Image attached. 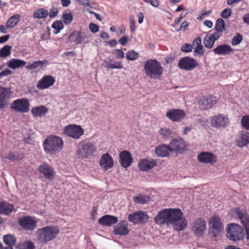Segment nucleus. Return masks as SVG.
<instances>
[{
    "instance_id": "ea45409f",
    "label": "nucleus",
    "mask_w": 249,
    "mask_h": 249,
    "mask_svg": "<svg viewBox=\"0 0 249 249\" xmlns=\"http://www.w3.org/2000/svg\"><path fill=\"white\" fill-rule=\"evenodd\" d=\"M34 244L31 241H26L18 244L17 249H35Z\"/></svg>"
},
{
    "instance_id": "a878e982",
    "label": "nucleus",
    "mask_w": 249,
    "mask_h": 249,
    "mask_svg": "<svg viewBox=\"0 0 249 249\" xmlns=\"http://www.w3.org/2000/svg\"><path fill=\"white\" fill-rule=\"evenodd\" d=\"M217 102V98L209 96L203 97L200 102V106L202 109H209L212 108Z\"/></svg>"
},
{
    "instance_id": "1a4fd4ad",
    "label": "nucleus",
    "mask_w": 249,
    "mask_h": 249,
    "mask_svg": "<svg viewBox=\"0 0 249 249\" xmlns=\"http://www.w3.org/2000/svg\"><path fill=\"white\" fill-rule=\"evenodd\" d=\"M233 211L234 214L240 219L245 230L246 238L249 240V215L246 210L239 208H235L233 210Z\"/></svg>"
},
{
    "instance_id": "5701e85b",
    "label": "nucleus",
    "mask_w": 249,
    "mask_h": 249,
    "mask_svg": "<svg viewBox=\"0 0 249 249\" xmlns=\"http://www.w3.org/2000/svg\"><path fill=\"white\" fill-rule=\"evenodd\" d=\"M121 165L124 168H128L133 161L131 153L126 150H124L119 154Z\"/></svg>"
},
{
    "instance_id": "f704fd0d",
    "label": "nucleus",
    "mask_w": 249,
    "mask_h": 249,
    "mask_svg": "<svg viewBox=\"0 0 249 249\" xmlns=\"http://www.w3.org/2000/svg\"><path fill=\"white\" fill-rule=\"evenodd\" d=\"M249 143V133L246 131L241 132L238 139V145L240 147Z\"/></svg>"
},
{
    "instance_id": "a19ab883",
    "label": "nucleus",
    "mask_w": 249,
    "mask_h": 249,
    "mask_svg": "<svg viewBox=\"0 0 249 249\" xmlns=\"http://www.w3.org/2000/svg\"><path fill=\"white\" fill-rule=\"evenodd\" d=\"M73 16L69 10H65L63 13L62 20L66 25L70 24L72 21Z\"/></svg>"
},
{
    "instance_id": "4d7b16f0",
    "label": "nucleus",
    "mask_w": 249,
    "mask_h": 249,
    "mask_svg": "<svg viewBox=\"0 0 249 249\" xmlns=\"http://www.w3.org/2000/svg\"><path fill=\"white\" fill-rule=\"evenodd\" d=\"M59 10L57 8L52 7L48 14L50 18H53L56 17L58 13Z\"/></svg>"
},
{
    "instance_id": "f8f14e48",
    "label": "nucleus",
    "mask_w": 249,
    "mask_h": 249,
    "mask_svg": "<svg viewBox=\"0 0 249 249\" xmlns=\"http://www.w3.org/2000/svg\"><path fill=\"white\" fill-rule=\"evenodd\" d=\"M211 124L215 128L223 129L229 124V120L227 116L218 114L211 118Z\"/></svg>"
},
{
    "instance_id": "a211bd4d",
    "label": "nucleus",
    "mask_w": 249,
    "mask_h": 249,
    "mask_svg": "<svg viewBox=\"0 0 249 249\" xmlns=\"http://www.w3.org/2000/svg\"><path fill=\"white\" fill-rule=\"evenodd\" d=\"M70 42H73L75 44L81 43H87L89 42V36L84 33L74 31L69 36Z\"/></svg>"
},
{
    "instance_id": "603ef678",
    "label": "nucleus",
    "mask_w": 249,
    "mask_h": 249,
    "mask_svg": "<svg viewBox=\"0 0 249 249\" xmlns=\"http://www.w3.org/2000/svg\"><path fill=\"white\" fill-rule=\"evenodd\" d=\"M204 53V50L202 45L195 47L194 51V55L195 56L201 55Z\"/></svg>"
},
{
    "instance_id": "4c0bfd02",
    "label": "nucleus",
    "mask_w": 249,
    "mask_h": 249,
    "mask_svg": "<svg viewBox=\"0 0 249 249\" xmlns=\"http://www.w3.org/2000/svg\"><path fill=\"white\" fill-rule=\"evenodd\" d=\"M3 241L6 245L13 247L16 244V238L12 234H8L3 236Z\"/></svg>"
},
{
    "instance_id": "f257e3e1",
    "label": "nucleus",
    "mask_w": 249,
    "mask_h": 249,
    "mask_svg": "<svg viewBox=\"0 0 249 249\" xmlns=\"http://www.w3.org/2000/svg\"><path fill=\"white\" fill-rule=\"evenodd\" d=\"M169 225L177 231L184 230L187 226V220L183 217V213L179 209H168Z\"/></svg>"
},
{
    "instance_id": "9b49d317",
    "label": "nucleus",
    "mask_w": 249,
    "mask_h": 249,
    "mask_svg": "<svg viewBox=\"0 0 249 249\" xmlns=\"http://www.w3.org/2000/svg\"><path fill=\"white\" fill-rule=\"evenodd\" d=\"M198 66L197 61L192 57L186 56L182 57L178 62V67L181 70L191 71Z\"/></svg>"
},
{
    "instance_id": "c756f323",
    "label": "nucleus",
    "mask_w": 249,
    "mask_h": 249,
    "mask_svg": "<svg viewBox=\"0 0 249 249\" xmlns=\"http://www.w3.org/2000/svg\"><path fill=\"white\" fill-rule=\"evenodd\" d=\"M171 152L170 145L164 144L158 145L155 149V154L160 157H168Z\"/></svg>"
},
{
    "instance_id": "aec40b11",
    "label": "nucleus",
    "mask_w": 249,
    "mask_h": 249,
    "mask_svg": "<svg viewBox=\"0 0 249 249\" xmlns=\"http://www.w3.org/2000/svg\"><path fill=\"white\" fill-rule=\"evenodd\" d=\"M198 160L203 163L213 164L217 161V157L210 152H202L197 155Z\"/></svg>"
},
{
    "instance_id": "774afa93",
    "label": "nucleus",
    "mask_w": 249,
    "mask_h": 249,
    "mask_svg": "<svg viewBox=\"0 0 249 249\" xmlns=\"http://www.w3.org/2000/svg\"><path fill=\"white\" fill-rule=\"evenodd\" d=\"M128 41V37L126 36H124L119 40V42L122 45H125Z\"/></svg>"
},
{
    "instance_id": "f03ea898",
    "label": "nucleus",
    "mask_w": 249,
    "mask_h": 249,
    "mask_svg": "<svg viewBox=\"0 0 249 249\" xmlns=\"http://www.w3.org/2000/svg\"><path fill=\"white\" fill-rule=\"evenodd\" d=\"M63 144V141L61 137L49 136L45 139L43 145L46 153L50 155H55L61 151Z\"/></svg>"
},
{
    "instance_id": "ddd939ff",
    "label": "nucleus",
    "mask_w": 249,
    "mask_h": 249,
    "mask_svg": "<svg viewBox=\"0 0 249 249\" xmlns=\"http://www.w3.org/2000/svg\"><path fill=\"white\" fill-rule=\"evenodd\" d=\"M128 218L135 224H144L148 221L149 216L146 212L139 211L129 214Z\"/></svg>"
},
{
    "instance_id": "9d476101",
    "label": "nucleus",
    "mask_w": 249,
    "mask_h": 249,
    "mask_svg": "<svg viewBox=\"0 0 249 249\" xmlns=\"http://www.w3.org/2000/svg\"><path fill=\"white\" fill-rule=\"evenodd\" d=\"M10 108L16 112L26 113L30 110V103L28 99L21 98L14 100Z\"/></svg>"
},
{
    "instance_id": "3c124183",
    "label": "nucleus",
    "mask_w": 249,
    "mask_h": 249,
    "mask_svg": "<svg viewBox=\"0 0 249 249\" xmlns=\"http://www.w3.org/2000/svg\"><path fill=\"white\" fill-rule=\"evenodd\" d=\"M241 124L246 130H249V116H243L241 119Z\"/></svg>"
},
{
    "instance_id": "412c9836",
    "label": "nucleus",
    "mask_w": 249,
    "mask_h": 249,
    "mask_svg": "<svg viewBox=\"0 0 249 249\" xmlns=\"http://www.w3.org/2000/svg\"><path fill=\"white\" fill-rule=\"evenodd\" d=\"M99 164L102 169L107 171L114 166V162L111 156L108 153H106L101 156Z\"/></svg>"
},
{
    "instance_id": "8fccbe9b",
    "label": "nucleus",
    "mask_w": 249,
    "mask_h": 249,
    "mask_svg": "<svg viewBox=\"0 0 249 249\" xmlns=\"http://www.w3.org/2000/svg\"><path fill=\"white\" fill-rule=\"evenodd\" d=\"M243 40L242 36L240 34H237L234 36L231 40V44L233 46L237 45L239 44Z\"/></svg>"
},
{
    "instance_id": "338daca9",
    "label": "nucleus",
    "mask_w": 249,
    "mask_h": 249,
    "mask_svg": "<svg viewBox=\"0 0 249 249\" xmlns=\"http://www.w3.org/2000/svg\"><path fill=\"white\" fill-rule=\"evenodd\" d=\"M113 65V69H121L123 68V65L120 62H115Z\"/></svg>"
},
{
    "instance_id": "72a5a7b5",
    "label": "nucleus",
    "mask_w": 249,
    "mask_h": 249,
    "mask_svg": "<svg viewBox=\"0 0 249 249\" xmlns=\"http://www.w3.org/2000/svg\"><path fill=\"white\" fill-rule=\"evenodd\" d=\"M26 64L24 60L13 58L11 59L7 63V66L13 70L18 69L24 66Z\"/></svg>"
},
{
    "instance_id": "c9c22d12",
    "label": "nucleus",
    "mask_w": 249,
    "mask_h": 249,
    "mask_svg": "<svg viewBox=\"0 0 249 249\" xmlns=\"http://www.w3.org/2000/svg\"><path fill=\"white\" fill-rule=\"evenodd\" d=\"M21 16L19 14H15L11 16L7 20L6 26L7 28L11 29L15 27L20 21Z\"/></svg>"
},
{
    "instance_id": "c03bdc74",
    "label": "nucleus",
    "mask_w": 249,
    "mask_h": 249,
    "mask_svg": "<svg viewBox=\"0 0 249 249\" xmlns=\"http://www.w3.org/2000/svg\"><path fill=\"white\" fill-rule=\"evenodd\" d=\"M12 47L6 45L0 49V57H5L11 54Z\"/></svg>"
},
{
    "instance_id": "6e6d98bb",
    "label": "nucleus",
    "mask_w": 249,
    "mask_h": 249,
    "mask_svg": "<svg viewBox=\"0 0 249 249\" xmlns=\"http://www.w3.org/2000/svg\"><path fill=\"white\" fill-rule=\"evenodd\" d=\"M113 54L118 59H123L124 57V53L120 49L115 50L113 52Z\"/></svg>"
},
{
    "instance_id": "79ce46f5",
    "label": "nucleus",
    "mask_w": 249,
    "mask_h": 249,
    "mask_svg": "<svg viewBox=\"0 0 249 249\" xmlns=\"http://www.w3.org/2000/svg\"><path fill=\"white\" fill-rule=\"evenodd\" d=\"M48 63V61L47 60H43L42 61H37L33 62L30 64L29 65L27 66V68L28 69H36L38 67H43L44 64H46Z\"/></svg>"
},
{
    "instance_id": "cd10ccee",
    "label": "nucleus",
    "mask_w": 249,
    "mask_h": 249,
    "mask_svg": "<svg viewBox=\"0 0 249 249\" xmlns=\"http://www.w3.org/2000/svg\"><path fill=\"white\" fill-rule=\"evenodd\" d=\"M128 223L126 221H121L114 227V233L116 235H125L128 234Z\"/></svg>"
},
{
    "instance_id": "4468645a",
    "label": "nucleus",
    "mask_w": 249,
    "mask_h": 249,
    "mask_svg": "<svg viewBox=\"0 0 249 249\" xmlns=\"http://www.w3.org/2000/svg\"><path fill=\"white\" fill-rule=\"evenodd\" d=\"M37 221L34 217L25 216L18 219V224L27 231H33L36 226Z\"/></svg>"
},
{
    "instance_id": "b1692460",
    "label": "nucleus",
    "mask_w": 249,
    "mask_h": 249,
    "mask_svg": "<svg viewBox=\"0 0 249 249\" xmlns=\"http://www.w3.org/2000/svg\"><path fill=\"white\" fill-rule=\"evenodd\" d=\"M170 146L172 152L182 151L185 149L186 143L181 137L173 139L170 142Z\"/></svg>"
},
{
    "instance_id": "5fc2aeb1",
    "label": "nucleus",
    "mask_w": 249,
    "mask_h": 249,
    "mask_svg": "<svg viewBox=\"0 0 249 249\" xmlns=\"http://www.w3.org/2000/svg\"><path fill=\"white\" fill-rule=\"evenodd\" d=\"M231 14V10L229 8H225L221 13V17L225 19L228 18Z\"/></svg>"
},
{
    "instance_id": "7c9ffc66",
    "label": "nucleus",
    "mask_w": 249,
    "mask_h": 249,
    "mask_svg": "<svg viewBox=\"0 0 249 249\" xmlns=\"http://www.w3.org/2000/svg\"><path fill=\"white\" fill-rule=\"evenodd\" d=\"M232 52L233 49L228 44L219 45L213 50V52L217 55H226Z\"/></svg>"
},
{
    "instance_id": "680f3d73",
    "label": "nucleus",
    "mask_w": 249,
    "mask_h": 249,
    "mask_svg": "<svg viewBox=\"0 0 249 249\" xmlns=\"http://www.w3.org/2000/svg\"><path fill=\"white\" fill-rule=\"evenodd\" d=\"M12 74V71L11 70H9L8 69H6L0 72V79L2 77L7 76Z\"/></svg>"
},
{
    "instance_id": "6ab92c4d",
    "label": "nucleus",
    "mask_w": 249,
    "mask_h": 249,
    "mask_svg": "<svg viewBox=\"0 0 249 249\" xmlns=\"http://www.w3.org/2000/svg\"><path fill=\"white\" fill-rule=\"evenodd\" d=\"M37 170L40 174H42L46 178L49 180L53 179L55 176V172L51 166L47 163H43L40 165L37 168Z\"/></svg>"
},
{
    "instance_id": "052dcab7",
    "label": "nucleus",
    "mask_w": 249,
    "mask_h": 249,
    "mask_svg": "<svg viewBox=\"0 0 249 249\" xmlns=\"http://www.w3.org/2000/svg\"><path fill=\"white\" fill-rule=\"evenodd\" d=\"M89 28L90 31L93 33H96L99 31L98 26L93 23H90Z\"/></svg>"
},
{
    "instance_id": "423d86ee",
    "label": "nucleus",
    "mask_w": 249,
    "mask_h": 249,
    "mask_svg": "<svg viewBox=\"0 0 249 249\" xmlns=\"http://www.w3.org/2000/svg\"><path fill=\"white\" fill-rule=\"evenodd\" d=\"M210 233L215 240L220 236L224 231V226L219 217L213 216L209 220Z\"/></svg>"
},
{
    "instance_id": "c85d7f7f",
    "label": "nucleus",
    "mask_w": 249,
    "mask_h": 249,
    "mask_svg": "<svg viewBox=\"0 0 249 249\" xmlns=\"http://www.w3.org/2000/svg\"><path fill=\"white\" fill-rule=\"evenodd\" d=\"M118 221L117 217L111 215H105L98 220V223L104 226H111Z\"/></svg>"
},
{
    "instance_id": "bf43d9fd",
    "label": "nucleus",
    "mask_w": 249,
    "mask_h": 249,
    "mask_svg": "<svg viewBox=\"0 0 249 249\" xmlns=\"http://www.w3.org/2000/svg\"><path fill=\"white\" fill-rule=\"evenodd\" d=\"M129 21H130V29L132 33H133L136 30L135 27V20L134 18L131 16L129 18Z\"/></svg>"
},
{
    "instance_id": "473e14b6",
    "label": "nucleus",
    "mask_w": 249,
    "mask_h": 249,
    "mask_svg": "<svg viewBox=\"0 0 249 249\" xmlns=\"http://www.w3.org/2000/svg\"><path fill=\"white\" fill-rule=\"evenodd\" d=\"M14 206L6 202H0V213L8 215L14 210Z\"/></svg>"
},
{
    "instance_id": "0e129e2a",
    "label": "nucleus",
    "mask_w": 249,
    "mask_h": 249,
    "mask_svg": "<svg viewBox=\"0 0 249 249\" xmlns=\"http://www.w3.org/2000/svg\"><path fill=\"white\" fill-rule=\"evenodd\" d=\"M201 45H202L201 39L200 37H197L194 40L192 45L193 47L194 46L195 47H196Z\"/></svg>"
},
{
    "instance_id": "393cba45",
    "label": "nucleus",
    "mask_w": 249,
    "mask_h": 249,
    "mask_svg": "<svg viewBox=\"0 0 249 249\" xmlns=\"http://www.w3.org/2000/svg\"><path fill=\"white\" fill-rule=\"evenodd\" d=\"M157 165V161L153 159H144L141 160L138 166L141 171H147L151 170Z\"/></svg>"
},
{
    "instance_id": "20e7f679",
    "label": "nucleus",
    "mask_w": 249,
    "mask_h": 249,
    "mask_svg": "<svg viewBox=\"0 0 249 249\" xmlns=\"http://www.w3.org/2000/svg\"><path fill=\"white\" fill-rule=\"evenodd\" d=\"M144 69L146 75L153 79L160 78L163 73V68L156 59L147 60L145 63Z\"/></svg>"
},
{
    "instance_id": "0eeeda50",
    "label": "nucleus",
    "mask_w": 249,
    "mask_h": 249,
    "mask_svg": "<svg viewBox=\"0 0 249 249\" xmlns=\"http://www.w3.org/2000/svg\"><path fill=\"white\" fill-rule=\"evenodd\" d=\"M243 229L237 224L231 223L227 228V236L232 241H239L243 239Z\"/></svg>"
},
{
    "instance_id": "09e8293b",
    "label": "nucleus",
    "mask_w": 249,
    "mask_h": 249,
    "mask_svg": "<svg viewBox=\"0 0 249 249\" xmlns=\"http://www.w3.org/2000/svg\"><path fill=\"white\" fill-rule=\"evenodd\" d=\"M160 134L165 139L169 138L172 134V131L167 128H162L160 130Z\"/></svg>"
},
{
    "instance_id": "e2e57ef3",
    "label": "nucleus",
    "mask_w": 249,
    "mask_h": 249,
    "mask_svg": "<svg viewBox=\"0 0 249 249\" xmlns=\"http://www.w3.org/2000/svg\"><path fill=\"white\" fill-rule=\"evenodd\" d=\"M144 1L155 7H158L159 6V2L157 0H144Z\"/></svg>"
},
{
    "instance_id": "49530a36",
    "label": "nucleus",
    "mask_w": 249,
    "mask_h": 249,
    "mask_svg": "<svg viewBox=\"0 0 249 249\" xmlns=\"http://www.w3.org/2000/svg\"><path fill=\"white\" fill-rule=\"evenodd\" d=\"M139 57V53L134 50L129 51L126 53V58L127 60L134 61Z\"/></svg>"
},
{
    "instance_id": "f3484780",
    "label": "nucleus",
    "mask_w": 249,
    "mask_h": 249,
    "mask_svg": "<svg viewBox=\"0 0 249 249\" xmlns=\"http://www.w3.org/2000/svg\"><path fill=\"white\" fill-rule=\"evenodd\" d=\"M11 94L10 89L0 86V109H3L8 106Z\"/></svg>"
},
{
    "instance_id": "6e6552de",
    "label": "nucleus",
    "mask_w": 249,
    "mask_h": 249,
    "mask_svg": "<svg viewBox=\"0 0 249 249\" xmlns=\"http://www.w3.org/2000/svg\"><path fill=\"white\" fill-rule=\"evenodd\" d=\"M63 132L66 135L74 140L79 139L84 134L83 128L76 124H69L65 126Z\"/></svg>"
},
{
    "instance_id": "dca6fc26",
    "label": "nucleus",
    "mask_w": 249,
    "mask_h": 249,
    "mask_svg": "<svg viewBox=\"0 0 249 249\" xmlns=\"http://www.w3.org/2000/svg\"><path fill=\"white\" fill-rule=\"evenodd\" d=\"M165 115L173 122H180L185 118L186 113L181 109H172L168 110Z\"/></svg>"
},
{
    "instance_id": "7ed1b4c3",
    "label": "nucleus",
    "mask_w": 249,
    "mask_h": 249,
    "mask_svg": "<svg viewBox=\"0 0 249 249\" xmlns=\"http://www.w3.org/2000/svg\"><path fill=\"white\" fill-rule=\"evenodd\" d=\"M57 227L48 226L40 228L36 231V235L38 241L43 244H46L49 241L54 239L59 233Z\"/></svg>"
},
{
    "instance_id": "37998d69",
    "label": "nucleus",
    "mask_w": 249,
    "mask_h": 249,
    "mask_svg": "<svg viewBox=\"0 0 249 249\" xmlns=\"http://www.w3.org/2000/svg\"><path fill=\"white\" fill-rule=\"evenodd\" d=\"M211 36H210L209 34L205 36L203 41L205 47L208 49L213 48L215 42Z\"/></svg>"
},
{
    "instance_id": "2f4dec72",
    "label": "nucleus",
    "mask_w": 249,
    "mask_h": 249,
    "mask_svg": "<svg viewBox=\"0 0 249 249\" xmlns=\"http://www.w3.org/2000/svg\"><path fill=\"white\" fill-rule=\"evenodd\" d=\"M48 112V109L43 106H40L33 107L31 112L35 117H41L46 115Z\"/></svg>"
},
{
    "instance_id": "a18cd8bd",
    "label": "nucleus",
    "mask_w": 249,
    "mask_h": 249,
    "mask_svg": "<svg viewBox=\"0 0 249 249\" xmlns=\"http://www.w3.org/2000/svg\"><path fill=\"white\" fill-rule=\"evenodd\" d=\"M52 27L56 30V31H54V33L57 34L60 32V30L63 29L64 25L61 21L56 20L53 22Z\"/></svg>"
},
{
    "instance_id": "e433bc0d",
    "label": "nucleus",
    "mask_w": 249,
    "mask_h": 249,
    "mask_svg": "<svg viewBox=\"0 0 249 249\" xmlns=\"http://www.w3.org/2000/svg\"><path fill=\"white\" fill-rule=\"evenodd\" d=\"M49 14L48 11L44 9L40 8L36 10L33 14L34 18H46Z\"/></svg>"
},
{
    "instance_id": "2eb2a0df",
    "label": "nucleus",
    "mask_w": 249,
    "mask_h": 249,
    "mask_svg": "<svg viewBox=\"0 0 249 249\" xmlns=\"http://www.w3.org/2000/svg\"><path fill=\"white\" fill-rule=\"evenodd\" d=\"M206 222L203 218H197L192 223V231L197 236L203 235L205 231H206Z\"/></svg>"
},
{
    "instance_id": "58836bf2",
    "label": "nucleus",
    "mask_w": 249,
    "mask_h": 249,
    "mask_svg": "<svg viewBox=\"0 0 249 249\" xmlns=\"http://www.w3.org/2000/svg\"><path fill=\"white\" fill-rule=\"evenodd\" d=\"M149 197L145 195H139L133 197L134 201L138 204H145L148 202Z\"/></svg>"
},
{
    "instance_id": "4be33fe9",
    "label": "nucleus",
    "mask_w": 249,
    "mask_h": 249,
    "mask_svg": "<svg viewBox=\"0 0 249 249\" xmlns=\"http://www.w3.org/2000/svg\"><path fill=\"white\" fill-rule=\"evenodd\" d=\"M55 82V80L53 76H44L38 81L36 87L40 89H46L52 86Z\"/></svg>"
},
{
    "instance_id": "39448f33",
    "label": "nucleus",
    "mask_w": 249,
    "mask_h": 249,
    "mask_svg": "<svg viewBox=\"0 0 249 249\" xmlns=\"http://www.w3.org/2000/svg\"><path fill=\"white\" fill-rule=\"evenodd\" d=\"M95 145L89 142H80L77 150V155L79 158H88L96 151Z\"/></svg>"
},
{
    "instance_id": "de8ad7c7",
    "label": "nucleus",
    "mask_w": 249,
    "mask_h": 249,
    "mask_svg": "<svg viewBox=\"0 0 249 249\" xmlns=\"http://www.w3.org/2000/svg\"><path fill=\"white\" fill-rule=\"evenodd\" d=\"M215 30L217 31L223 32V30L225 29V22L223 19L218 18L217 19L215 23Z\"/></svg>"
},
{
    "instance_id": "69168bd1",
    "label": "nucleus",
    "mask_w": 249,
    "mask_h": 249,
    "mask_svg": "<svg viewBox=\"0 0 249 249\" xmlns=\"http://www.w3.org/2000/svg\"><path fill=\"white\" fill-rule=\"evenodd\" d=\"M103 66L108 69H113L112 64L106 60L104 61Z\"/></svg>"
},
{
    "instance_id": "bb28decb",
    "label": "nucleus",
    "mask_w": 249,
    "mask_h": 249,
    "mask_svg": "<svg viewBox=\"0 0 249 249\" xmlns=\"http://www.w3.org/2000/svg\"><path fill=\"white\" fill-rule=\"evenodd\" d=\"M154 220L156 223L159 225L166 224L169 225V214L168 209L160 211L155 217Z\"/></svg>"
},
{
    "instance_id": "864d4df0",
    "label": "nucleus",
    "mask_w": 249,
    "mask_h": 249,
    "mask_svg": "<svg viewBox=\"0 0 249 249\" xmlns=\"http://www.w3.org/2000/svg\"><path fill=\"white\" fill-rule=\"evenodd\" d=\"M193 50L192 44L189 43H185L181 47V51L184 53L191 52Z\"/></svg>"
},
{
    "instance_id": "13d9d810",
    "label": "nucleus",
    "mask_w": 249,
    "mask_h": 249,
    "mask_svg": "<svg viewBox=\"0 0 249 249\" xmlns=\"http://www.w3.org/2000/svg\"><path fill=\"white\" fill-rule=\"evenodd\" d=\"M210 36H211L213 39L215 41L222 36V33L219 31L215 30V31L213 34H209Z\"/></svg>"
}]
</instances>
